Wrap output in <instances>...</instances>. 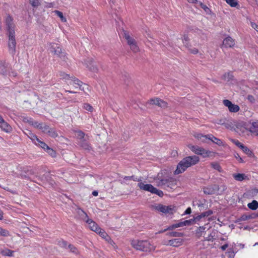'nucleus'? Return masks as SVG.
Returning a JSON list of instances; mask_svg holds the SVG:
<instances>
[{
    "mask_svg": "<svg viewBox=\"0 0 258 258\" xmlns=\"http://www.w3.org/2000/svg\"><path fill=\"white\" fill-rule=\"evenodd\" d=\"M80 145L84 149L87 150H90L91 147L87 142H86V140H83L80 141Z\"/></svg>",
    "mask_w": 258,
    "mask_h": 258,
    "instance_id": "bb28decb",
    "label": "nucleus"
},
{
    "mask_svg": "<svg viewBox=\"0 0 258 258\" xmlns=\"http://www.w3.org/2000/svg\"><path fill=\"white\" fill-rule=\"evenodd\" d=\"M250 218V217L249 216L243 215L240 217L239 220L240 221H245V220L249 219Z\"/></svg>",
    "mask_w": 258,
    "mask_h": 258,
    "instance_id": "13d9d810",
    "label": "nucleus"
},
{
    "mask_svg": "<svg viewBox=\"0 0 258 258\" xmlns=\"http://www.w3.org/2000/svg\"><path fill=\"white\" fill-rule=\"evenodd\" d=\"M205 228L203 227H200L197 230V235L200 237L202 235V233L204 232Z\"/></svg>",
    "mask_w": 258,
    "mask_h": 258,
    "instance_id": "a18cd8bd",
    "label": "nucleus"
},
{
    "mask_svg": "<svg viewBox=\"0 0 258 258\" xmlns=\"http://www.w3.org/2000/svg\"><path fill=\"white\" fill-rule=\"evenodd\" d=\"M234 157L239 161L240 163H244L243 160L240 157L239 154L237 153H235L234 154Z\"/></svg>",
    "mask_w": 258,
    "mask_h": 258,
    "instance_id": "864d4df0",
    "label": "nucleus"
},
{
    "mask_svg": "<svg viewBox=\"0 0 258 258\" xmlns=\"http://www.w3.org/2000/svg\"><path fill=\"white\" fill-rule=\"evenodd\" d=\"M191 209L190 208H188L185 211V214H189L191 213Z\"/></svg>",
    "mask_w": 258,
    "mask_h": 258,
    "instance_id": "338daca9",
    "label": "nucleus"
},
{
    "mask_svg": "<svg viewBox=\"0 0 258 258\" xmlns=\"http://www.w3.org/2000/svg\"><path fill=\"white\" fill-rule=\"evenodd\" d=\"M1 128L7 133L10 132L12 130L11 126L6 121L0 124Z\"/></svg>",
    "mask_w": 258,
    "mask_h": 258,
    "instance_id": "5701e85b",
    "label": "nucleus"
},
{
    "mask_svg": "<svg viewBox=\"0 0 258 258\" xmlns=\"http://www.w3.org/2000/svg\"><path fill=\"white\" fill-rule=\"evenodd\" d=\"M138 185L141 189L149 191L151 193H152L153 190L155 189V187L152 185L147 184L146 182H139Z\"/></svg>",
    "mask_w": 258,
    "mask_h": 258,
    "instance_id": "1a4fd4ad",
    "label": "nucleus"
},
{
    "mask_svg": "<svg viewBox=\"0 0 258 258\" xmlns=\"http://www.w3.org/2000/svg\"><path fill=\"white\" fill-rule=\"evenodd\" d=\"M49 128L50 127L45 124H43V125H41L40 126V129L43 132L46 134H47Z\"/></svg>",
    "mask_w": 258,
    "mask_h": 258,
    "instance_id": "de8ad7c7",
    "label": "nucleus"
},
{
    "mask_svg": "<svg viewBox=\"0 0 258 258\" xmlns=\"http://www.w3.org/2000/svg\"><path fill=\"white\" fill-rule=\"evenodd\" d=\"M60 76L61 77H62L63 78L66 79H69L70 78L68 75H67L64 73H60Z\"/></svg>",
    "mask_w": 258,
    "mask_h": 258,
    "instance_id": "680f3d73",
    "label": "nucleus"
},
{
    "mask_svg": "<svg viewBox=\"0 0 258 258\" xmlns=\"http://www.w3.org/2000/svg\"><path fill=\"white\" fill-rule=\"evenodd\" d=\"M182 224H181L180 222H179L178 223L175 224H173V225L169 226L166 230H164V231H166V230H173L175 228H178L180 227H182Z\"/></svg>",
    "mask_w": 258,
    "mask_h": 258,
    "instance_id": "72a5a7b5",
    "label": "nucleus"
},
{
    "mask_svg": "<svg viewBox=\"0 0 258 258\" xmlns=\"http://www.w3.org/2000/svg\"><path fill=\"white\" fill-rule=\"evenodd\" d=\"M123 36L127 41V44L130 46L136 42L135 40L130 36L129 33L126 31L123 32Z\"/></svg>",
    "mask_w": 258,
    "mask_h": 258,
    "instance_id": "412c9836",
    "label": "nucleus"
},
{
    "mask_svg": "<svg viewBox=\"0 0 258 258\" xmlns=\"http://www.w3.org/2000/svg\"><path fill=\"white\" fill-rule=\"evenodd\" d=\"M228 244H225L224 245L221 246V249L222 250H225L228 247Z\"/></svg>",
    "mask_w": 258,
    "mask_h": 258,
    "instance_id": "69168bd1",
    "label": "nucleus"
},
{
    "mask_svg": "<svg viewBox=\"0 0 258 258\" xmlns=\"http://www.w3.org/2000/svg\"><path fill=\"white\" fill-rule=\"evenodd\" d=\"M187 146L192 152L197 155H201L202 153L204 151L203 148L200 147L198 146L189 144Z\"/></svg>",
    "mask_w": 258,
    "mask_h": 258,
    "instance_id": "f8f14e48",
    "label": "nucleus"
},
{
    "mask_svg": "<svg viewBox=\"0 0 258 258\" xmlns=\"http://www.w3.org/2000/svg\"><path fill=\"white\" fill-rule=\"evenodd\" d=\"M226 2L228 4L232 7H235L238 5L236 0H226Z\"/></svg>",
    "mask_w": 258,
    "mask_h": 258,
    "instance_id": "58836bf2",
    "label": "nucleus"
},
{
    "mask_svg": "<svg viewBox=\"0 0 258 258\" xmlns=\"http://www.w3.org/2000/svg\"><path fill=\"white\" fill-rule=\"evenodd\" d=\"M96 233H98L102 237L104 238H106L107 237H108L106 232L100 228H99V230H98Z\"/></svg>",
    "mask_w": 258,
    "mask_h": 258,
    "instance_id": "ea45409f",
    "label": "nucleus"
},
{
    "mask_svg": "<svg viewBox=\"0 0 258 258\" xmlns=\"http://www.w3.org/2000/svg\"><path fill=\"white\" fill-rule=\"evenodd\" d=\"M223 103L228 107L229 111L231 112H237L239 110V107L237 105L232 104L229 100H223Z\"/></svg>",
    "mask_w": 258,
    "mask_h": 258,
    "instance_id": "6e6552de",
    "label": "nucleus"
},
{
    "mask_svg": "<svg viewBox=\"0 0 258 258\" xmlns=\"http://www.w3.org/2000/svg\"><path fill=\"white\" fill-rule=\"evenodd\" d=\"M194 221V220H193V219L189 220H185L183 222H181L180 223L182 224V227L184 226L189 225L191 223V222Z\"/></svg>",
    "mask_w": 258,
    "mask_h": 258,
    "instance_id": "6e6d98bb",
    "label": "nucleus"
},
{
    "mask_svg": "<svg viewBox=\"0 0 258 258\" xmlns=\"http://www.w3.org/2000/svg\"><path fill=\"white\" fill-rule=\"evenodd\" d=\"M86 223H88L89 228L92 231H95V232H97L98 230H99V228L98 226L96 224L95 222L92 221L90 219H87L86 220Z\"/></svg>",
    "mask_w": 258,
    "mask_h": 258,
    "instance_id": "dca6fc26",
    "label": "nucleus"
},
{
    "mask_svg": "<svg viewBox=\"0 0 258 258\" xmlns=\"http://www.w3.org/2000/svg\"><path fill=\"white\" fill-rule=\"evenodd\" d=\"M216 154V152L210 150H207L204 148V151L202 153L201 156L203 158H214Z\"/></svg>",
    "mask_w": 258,
    "mask_h": 258,
    "instance_id": "a211bd4d",
    "label": "nucleus"
},
{
    "mask_svg": "<svg viewBox=\"0 0 258 258\" xmlns=\"http://www.w3.org/2000/svg\"><path fill=\"white\" fill-rule=\"evenodd\" d=\"M10 69L8 64H6L4 62L0 60V73L5 76L9 75L10 76L15 77L16 76V72L12 71L11 73H10Z\"/></svg>",
    "mask_w": 258,
    "mask_h": 258,
    "instance_id": "423d86ee",
    "label": "nucleus"
},
{
    "mask_svg": "<svg viewBox=\"0 0 258 258\" xmlns=\"http://www.w3.org/2000/svg\"><path fill=\"white\" fill-rule=\"evenodd\" d=\"M189 50L190 52V53H191L192 54H197L199 52L198 49H197L196 48L189 49Z\"/></svg>",
    "mask_w": 258,
    "mask_h": 258,
    "instance_id": "052dcab7",
    "label": "nucleus"
},
{
    "mask_svg": "<svg viewBox=\"0 0 258 258\" xmlns=\"http://www.w3.org/2000/svg\"><path fill=\"white\" fill-rule=\"evenodd\" d=\"M166 183H167V179L161 180L158 182L157 185L165 188Z\"/></svg>",
    "mask_w": 258,
    "mask_h": 258,
    "instance_id": "79ce46f5",
    "label": "nucleus"
},
{
    "mask_svg": "<svg viewBox=\"0 0 258 258\" xmlns=\"http://www.w3.org/2000/svg\"><path fill=\"white\" fill-rule=\"evenodd\" d=\"M49 46L50 48V51L57 55L60 58H61L63 60H66V55L63 52H62V49L58 46V45L56 43H50L49 44Z\"/></svg>",
    "mask_w": 258,
    "mask_h": 258,
    "instance_id": "7ed1b4c3",
    "label": "nucleus"
},
{
    "mask_svg": "<svg viewBox=\"0 0 258 258\" xmlns=\"http://www.w3.org/2000/svg\"><path fill=\"white\" fill-rule=\"evenodd\" d=\"M233 177L236 180L242 181L246 177V176L244 174L238 173L233 175Z\"/></svg>",
    "mask_w": 258,
    "mask_h": 258,
    "instance_id": "cd10ccee",
    "label": "nucleus"
},
{
    "mask_svg": "<svg viewBox=\"0 0 258 258\" xmlns=\"http://www.w3.org/2000/svg\"><path fill=\"white\" fill-rule=\"evenodd\" d=\"M214 235L210 233L207 236L205 237V239L207 241H212L214 239Z\"/></svg>",
    "mask_w": 258,
    "mask_h": 258,
    "instance_id": "4d7b16f0",
    "label": "nucleus"
},
{
    "mask_svg": "<svg viewBox=\"0 0 258 258\" xmlns=\"http://www.w3.org/2000/svg\"><path fill=\"white\" fill-rule=\"evenodd\" d=\"M176 186V181L173 179H167V183H166L165 185V188L169 187L170 188L173 189Z\"/></svg>",
    "mask_w": 258,
    "mask_h": 258,
    "instance_id": "b1692460",
    "label": "nucleus"
},
{
    "mask_svg": "<svg viewBox=\"0 0 258 258\" xmlns=\"http://www.w3.org/2000/svg\"><path fill=\"white\" fill-rule=\"evenodd\" d=\"M249 131L253 135L258 136V121L253 122L249 128Z\"/></svg>",
    "mask_w": 258,
    "mask_h": 258,
    "instance_id": "f3484780",
    "label": "nucleus"
},
{
    "mask_svg": "<svg viewBox=\"0 0 258 258\" xmlns=\"http://www.w3.org/2000/svg\"><path fill=\"white\" fill-rule=\"evenodd\" d=\"M84 108L89 111H92L93 110V107L90 104L87 103L84 104Z\"/></svg>",
    "mask_w": 258,
    "mask_h": 258,
    "instance_id": "5fc2aeb1",
    "label": "nucleus"
},
{
    "mask_svg": "<svg viewBox=\"0 0 258 258\" xmlns=\"http://www.w3.org/2000/svg\"><path fill=\"white\" fill-rule=\"evenodd\" d=\"M199 161V157L196 155L184 158L178 164L174 174H179L183 172L187 168L198 164Z\"/></svg>",
    "mask_w": 258,
    "mask_h": 258,
    "instance_id": "f257e3e1",
    "label": "nucleus"
},
{
    "mask_svg": "<svg viewBox=\"0 0 258 258\" xmlns=\"http://www.w3.org/2000/svg\"><path fill=\"white\" fill-rule=\"evenodd\" d=\"M76 136L80 140V141L85 140V134L81 131L76 132Z\"/></svg>",
    "mask_w": 258,
    "mask_h": 258,
    "instance_id": "7c9ffc66",
    "label": "nucleus"
},
{
    "mask_svg": "<svg viewBox=\"0 0 258 258\" xmlns=\"http://www.w3.org/2000/svg\"><path fill=\"white\" fill-rule=\"evenodd\" d=\"M234 45V40L230 37H226L223 41V45L225 47H232Z\"/></svg>",
    "mask_w": 258,
    "mask_h": 258,
    "instance_id": "4468645a",
    "label": "nucleus"
},
{
    "mask_svg": "<svg viewBox=\"0 0 258 258\" xmlns=\"http://www.w3.org/2000/svg\"><path fill=\"white\" fill-rule=\"evenodd\" d=\"M82 82H80L78 79L70 80L69 82V85L72 86L74 88H79L80 90L85 91V87L88 89V85L84 84L82 86Z\"/></svg>",
    "mask_w": 258,
    "mask_h": 258,
    "instance_id": "0eeeda50",
    "label": "nucleus"
},
{
    "mask_svg": "<svg viewBox=\"0 0 258 258\" xmlns=\"http://www.w3.org/2000/svg\"><path fill=\"white\" fill-rule=\"evenodd\" d=\"M160 100V99L159 98L152 99L150 100V103L151 104H154L158 106Z\"/></svg>",
    "mask_w": 258,
    "mask_h": 258,
    "instance_id": "49530a36",
    "label": "nucleus"
},
{
    "mask_svg": "<svg viewBox=\"0 0 258 258\" xmlns=\"http://www.w3.org/2000/svg\"><path fill=\"white\" fill-rule=\"evenodd\" d=\"M153 208L155 210L165 214H172L175 212L174 207L172 206L158 204L153 206Z\"/></svg>",
    "mask_w": 258,
    "mask_h": 258,
    "instance_id": "20e7f679",
    "label": "nucleus"
},
{
    "mask_svg": "<svg viewBox=\"0 0 258 258\" xmlns=\"http://www.w3.org/2000/svg\"><path fill=\"white\" fill-rule=\"evenodd\" d=\"M233 143L236 145L237 146V147H239V146L241 145V143L239 142L237 140H233Z\"/></svg>",
    "mask_w": 258,
    "mask_h": 258,
    "instance_id": "e2e57ef3",
    "label": "nucleus"
},
{
    "mask_svg": "<svg viewBox=\"0 0 258 258\" xmlns=\"http://www.w3.org/2000/svg\"><path fill=\"white\" fill-rule=\"evenodd\" d=\"M211 165L214 169L218 170L219 172L221 171V167L220 165L217 162H212Z\"/></svg>",
    "mask_w": 258,
    "mask_h": 258,
    "instance_id": "2f4dec72",
    "label": "nucleus"
},
{
    "mask_svg": "<svg viewBox=\"0 0 258 258\" xmlns=\"http://www.w3.org/2000/svg\"><path fill=\"white\" fill-rule=\"evenodd\" d=\"M77 213L80 219L86 222V220L89 219L87 214L84 211L79 208L77 209Z\"/></svg>",
    "mask_w": 258,
    "mask_h": 258,
    "instance_id": "4be33fe9",
    "label": "nucleus"
},
{
    "mask_svg": "<svg viewBox=\"0 0 258 258\" xmlns=\"http://www.w3.org/2000/svg\"><path fill=\"white\" fill-rule=\"evenodd\" d=\"M130 46V48L132 51L135 52H137L139 50V48L137 44V42H135L134 44H132Z\"/></svg>",
    "mask_w": 258,
    "mask_h": 258,
    "instance_id": "a19ab883",
    "label": "nucleus"
},
{
    "mask_svg": "<svg viewBox=\"0 0 258 258\" xmlns=\"http://www.w3.org/2000/svg\"><path fill=\"white\" fill-rule=\"evenodd\" d=\"M169 235L173 237H181L183 235V234L177 232H171L169 233Z\"/></svg>",
    "mask_w": 258,
    "mask_h": 258,
    "instance_id": "37998d69",
    "label": "nucleus"
},
{
    "mask_svg": "<svg viewBox=\"0 0 258 258\" xmlns=\"http://www.w3.org/2000/svg\"><path fill=\"white\" fill-rule=\"evenodd\" d=\"M55 14L60 18L62 22H66L67 21L66 18L63 16L62 12L55 10L54 12Z\"/></svg>",
    "mask_w": 258,
    "mask_h": 258,
    "instance_id": "c756f323",
    "label": "nucleus"
},
{
    "mask_svg": "<svg viewBox=\"0 0 258 258\" xmlns=\"http://www.w3.org/2000/svg\"><path fill=\"white\" fill-rule=\"evenodd\" d=\"M10 235V232L8 230L0 227V236L8 237Z\"/></svg>",
    "mask_w": 258,
    "mask_h": 258,
    "instance_id": "c85d7f7f",
    "label": "nucleus"
},
{
    "mask_svg": "<svg viewBox=\"0 0 258 258\" xmlns=\"http://www.w3.org/2000/svg\"><path fill=\"white\" fill-rule=\"evenodd\" d=\"M47 152L52 157H54L56 156V152L51 148L48 147L46 149Z\"/></svg>",
    "mask_w": 258,
    "mask_h": 258,
    "instance_id": "c03bdc74",
    "label": "nucleus"
},
{
    "mask_svg": "<svg viewBox=\"0 0 258 258\" xmlns=\"http://www.w3.org/2000/svg\"><path fill=\"white\" fill-rule=\"evenodd\" d=\"M14 251L8 248L2 249L0 250V254L5 256H13Z\"/></svg>",
    "mask_w": 258,
    "mask_h": 258,
    "instance_id": "6ab92c4d",
    "label": "nucleus"
},
{
    "mask_svg": "<svg viewBox=\"0 0 258 258\" xmlns=\"http://www.w3.org/2000/svg\"><path fill=\"white\" fill-rule=\"evenodd\" d=\"M217 189L216 185H210L203 188V191L205 194L212 195L214 194Z\"/></svg>",
    "mask_w": 258,
    "mask_h": 258,
    "instance_id": "2eb2a0df",
    "label": "nucleus"
},
{
    "mask_svg": "<svg viewBox=\"0 0 258 258\" xmlns=\"http://www.w3.org/2000/svg\"><path fill=\"white\" fill-rule=\"evenodd\" d=\"M194 136L199 141H200L203 143H206L207 140H208V137H209V135H203L201 134L196 133L194 135Z\"/></svg>",
    "mask_w": 258,
    "mask_h": 258,
    "instance_id": "aec40b11",
    "label": "nucleus"
},
{
    "mask_svg": "<svg viewBox=\"0 0 258 258\" xmlns=\"http://www.w3.org/2000/svg\"><path fill=\"white\" fill-rule=\"evenodd\" d=\"M39 0H30V2L32 6L37 7L40 4Z\"/></svg>",
    "mask_w": 258,
    "mask_h": 258,
    "instance_id": "603ef678",
    "label": "nucleus"
},
{
    "mask_svg": "<svg viewBox=\"0 0 258 258\" xmlns=\"http://www.w3.org/2000/svg\"><path fill=\"white\" fill-rule=\"evenodd\" d=\"M158 106L162 107V108H166L167 107V102H165L164 101L160 99L159 101V103L158 104Z\"/></svg>",
    "mask_w": 258,
    "mask_h": 258,
    "instance_id": "09e8293b",
    "label": "nucleus"
},
{
    "mask_svg": "<svg viewBox=\"0 0 258 258\" xmlns=\"http://www.w3.org/2000/svg\"><path fill=\"white\" fill-rule=\"evenodd\" d=\"M208 140L212 142L213 143L219 146H224V143L221 140L214 137L213 135L210 134L209 135Z\"/></svg>",
    "mask_w": 258,
    "mask_h": 258,
    "instance_id": "ddd939ff",
    "label": "nucleus"
},
{
    "mask_svg": "<svg viewBox=\"0 0 258 258\" xmlns=\"http://www.w3.org/2000/svg\"><path fill=\"white\" fill-rule=\"evenodd\" d=\"M47 134L53 138H55L58 136L56 132L53 128H49Z\"/></svg>",
    "mask_w": 258,
    "mask_h": 258,
    "instance_id": "f704fd0d",
    "label": "nucleus"
},
{
    "mask_svg": "<svg viewBox=\"0 0 258 258\" xmlns=\"http://www.w3.org/2000/svg\"><path fill=\"white\" fill-rule=\"evenodd\" d=\"M29 138L32 140L34 143L37 142L39 141V139L37 138V137L34 135L33 134L30 133L29 135H28Z\"/></svg>",
    "mask_w": 258,
    "mask_h": 258,
    "instance_id": "e433bc0d",
    "label": "nucleus"
},
{
    "mask_svg": "<svg viewBox=\"0 0 258 258\" xmlns=\"http://www.w3.org/2000/svg\"><path fill=\"white\" fill-rule=\"evenodd\" d=\"M152 194H155L158 195L160 197H162L163 196V193L161 190L157 189L155 187V189L153 190Z\"/></svg>",
    "mask_w": 258,
    "mask_h": 258,
    "instance_id": "8fccbe9b",
    "label": "nucleus"
},
{
    "mask_svg": "<svg viewBox=\"0 0 258 258\" xmlns=\"http://www.w3.org/2000/svg\"><path fill=\"white\" fill-rule=\"evenodd\" d=\"M132 246L137 250L143 251H151L154 250L156 246L151 244L147 240H133L132 241Z\"/></svg>",
    "mask_w": 258,
    "mask_h": 258,
    "instance_id": "f03ea898",
    "label": "nucleus"
},
{
    "mask_svg": "<svg viewBox=\"0 0 258 258\" xmlns=\"http://www.w3.org/2000/svg\"><path fill=\"white\" fill-rule=\"evenodd\" d=\"M247 98L250 102H253L254 100V97L252 95H248Z\"/></svg>",
    "mask_w": 258,
    "mask_h": 258,
    "instance_id": "0e129e2a",
    "label": "nucleus"
},
{
    "mask_svg": "<svg viewBox=\"0 0 258 258\" xmlns=\"http://www.w3.org/2000/svg\"><path fill=\"white\" fill-rule=\"evenodd\" d=\"M6 24L8 31V34L12 31L15 34L14 27L15 25L13 22V19L10 16H8L6 19Z\"/></svg>",
    "mask_w": 258,
    "mask_h": 258,
    "instance_id": "9d476101",
    "label": "nucleus"
},
{
    "mask_svg": "<svg viewBox=\"0 0 258 258\" xmlns=\"http://www.w3.org/2000/svg\"><path fill=\"white\" fill-rule=\"evenodd\" d=\"M243 152L247 155L249 157H253L254 156L253 153L250 151L247 147L242 150Z\"/></svg>",
    "mask_w": 258,
    "mask_h": 258,
    "instance_id": "c9c22d12",
    "label": "nucleus"
},
{
    "mask_svg": "<svg viewBox=\"0 0 258 258\" xmlns=\"http://www.w3.org/2000/svg\"><path fill=\"white\" fill-rule=\"evenodd\" d=\"M8 35H9L8 46H9V51L11 54H15V51H16V45L15 34H13V32L12 31H11L10 32V34H8Z\"/></svg>",
    "mask_w": 258,
    "mask_h": 258,
    "instance_id": "39448f33",
    "label": "nucleus"
},
{
    "mask_svg": "<svg viewBox=\"0 0 258 258\" xmlns=\"http://www.w3.org/2000/svg\"><path fill=\"white\" fill-rule=\"evenodd\" d=\"M86 67L88 68L91 71L93 72H97L98 71V69L96 67V66L95 63L92 64V65L90 67L88 64V63H86Z\"/></svg>",
    "mask_w": 258,
    "mask_h": 258,
    "instance_id": "4c0bfd02",
    "label": "nucleus"
},
{
    "mask_svg": "<svg viewBox=\"0 0 258 258\" xmlns=\"http://www.w3.org/2000/svg\"><path fill=\"white\" fill-rule=\"evenodd\" d=\"M189 40L188 37L186 34H184L183 35V42L184 43L188 42Z\"/></svg>",
    "mask_w": 258,
    "mask_h": 258,
    "instance_id": "bf43d9fd",
    "label": "nucleus"
},
{
    "mask_svg": "<svg viewBox=\"0 0 258 258\" xmlns=\"http://www.w3.org/2000/svg\"><path fill=\"white\" fill-rule=\"evenodd\" d=\"M87 63L89 66V67H90L92 65V64H94L95 62L94 61L92 58H88L86 60L85 62V64L86 66Z\"/></svg>",
    "mask_w": 258,
    "mask_h": 258,
    "instance_id": "3c124183",
    "label": "nucleus"
},
{
    "mask_svg": "<svg viewBox=\"0 0 258 258\" xmlns=\"http://www.w3.org/2000/svg\"><path fill=\"white\" fill-rule=\"evenodd\" d=\"M35 144L36 145L40 146L41 148L45 150H46L49 147L45 143L43 142L42 141H41L40 140H39L38 143L35 142Z\"/></svg>",
    "mask_w": 258,
    "mask_h": 258,
    "instance_id": "473e14b6",
    "label": "nucleus"
},
{
    "mask_svg": "<svg viewBox=\"0 0 258 258\" xmlns=\"http://www.w3.org/2000/svg\"><path fill=\"white\" fill-rule=\"evenodd\" d=\"M224 122H225L224 119H220V120H218V121L217 122V123L218 124H223L224 123Z\"/></svg>",
    "mask_w": 258,
    "mask_h": 258,
    "instance_id": "774afa93",
    "label": "nucleus"
},
{
    "mask_svg": "<svg viewBox=\"0 0 258 258\" xmlns=\"http://www.w3.org/2000/svg\"><path fill=\"white\" fill-rule=\"evenodd\" d=\"M182 243V239L181 238H176L170 240L167 243H164V244L167 245H170L173 246H178Z\"/></svg>",
    "mask_w": 258,
    "mask_h": 258,
    "instance_id": "9b49d317",
    "label": "nucleus"
},
{
    "mask_svg": "<svg viewBox=\"0 0 258 258\" xmlns=\"http://www.w3.org/2000/svg\"><path fill=\"white\" fill-rule=\"evenodd\" d=\"M247 207L251 210H255L258 208V202L253 200L251 203L247 204Z\"/></svg>",
    "mask_w": 258,
    "mask_h": 258,
    "instance_id": "a878e982",
    "label": "nucleus"
},
{
    "mask_svg": "<svg viewBox=\"0 0 258 258\" xmlns=\"http://www.w3.org/2000/svg\"><path fill=\"white\" fill-rule=\"evenodd\" d=\"M68 248L69 249L70 252L74 253V254L77 255L80 254L79 250L74 245H72V244H69L68 245Z\"/></svg>",
    "mask_w": 258,
    "mask_h": 258,
    "instance_id": "393cba45",
    "label": "nucleus"
}]
</instances>
